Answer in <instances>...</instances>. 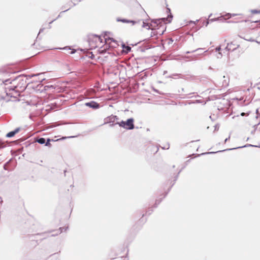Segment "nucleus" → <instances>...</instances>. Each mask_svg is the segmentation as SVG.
<instances>
[{"mask_svg": "<svg viewBox=\"0 0 260 260\" xmlns=\"http://www.w3.org/2000/svg\"><path fill=\"white\" fill-rule=\"evenodd\" d=\"M134 120L133 118L128 119L126 121H121L119 122H117V124L119 126L123 127L126 129H133L134 128Z\"/></svg>", "mask_w": 260, "mask_h": 260, "instance_id": "obj_6", "label": "nucleus"}, {"mask_svg": "<svg viewBox=\"0 0 260 260\" xmlns=\"http://www.w3.org/2000/svg\"><path fill=\"white\" fill-rule=\"evenodd\" d=\"M75 5H76L75 4H74L72 6H75Z\"/></svg>", "mask_w": 260, "mask_h": 260, "instance_id": "obj_28", "label": "nucleus"}, {"mask_svg": "<svg viewBox=\"0 0 260 260\" xmlns=\"http://www.w3.org/2000/svg\"><path fill=\"white\" fill-rule=\"evenodd\" d=\"M239 47V44L236 40L233 41L228 43L226 48L222 50L220 46L217 47L215 49L216 52H218L217 55V58H221L223 54L226 53L227 50L234 51Z\"/></svg>", "mask_w": 260, "mask_h": 260, "instance_id": "obj_1", "label": "nucleus"}, {"mask_svg": "<svg viewBox=\"0 0 260 260\" xmlns=\"http://www.w3.org/2000/svg\"><path fill=\"white\" fill-rule=\"evenodd\" d=\"M217 127V129H218V128L219 127V125H216L215 126V129H216Z\"/></svg>", "mask_w": 260, "mask_h": 260, "instance_id": "obj_23", "label": "nucleus"}, {"mask_svg": "<svg viewBox=\"0 0 260 260\" xmlns=\"http://www.w3.org/2000/svg\"><path fill=\"white\" fill-rule=\"evenodd\" d=\"M14 84L16 87V94L18 95L25 88L26 81L23 77H18L14 80Z\"/></svg>", "mask_w": 260, "mask_h": 260, "instance_id": "obj_4", "label": "nucleus"}, {"mask_svg": "<svg viewBox=\"0 0 260 260\" xmlns=\"http://www.w3.org/2000/svg\"><path fill=\"white\" fill-rule=\"evenodd\" d=\"M50 141H51V140L50 139H48L47 141L45 142V145L50 147L51 146Z\"/></svg>", "mask_w": 260, "mask_h": 260, "instance_id": "obj_16", "label": "nucleus"}, {"mask_svg": "<svg viewBox=\"0 0 260 260\" xmlns=\"http://www.w3.org/2000/svg\"><path fill=\"white\" fill-rule=\"evenodd\" d=\"M2 202H3L2 198V197H0V204H2Z\"/></svg>", "mask_w": 260, "mask_h": 260, "instance_id": "obj_21", "label": "nucleus"}, {"mask_svg": "<svg viewBox=\"0 0 260 260\" xmlns=\"http://www.w3.org/2000/svg\"><path fill=\"white\" fill-rule=\"evenodd\" d=\"M118 118L117 117V116L114 115H111L105 119V123L107 124L112 123L117 124V123L118 122Z\"/></svg>", "mask_w": 260, "mask_h": 260, "instance_id": "obj_8", "label": "nucleus"}, {"mask_svg": "<svg viewBox=\"0 0 260 260\" xmlns=\"http://www.w3.org/2000/svg\"><path fill=\"white\" fill-rule=\"evenodd\" d=\"M41 31H42V30H41L39 31V35L40 34V33H41Z\"/></svg>", "mask_w": 260, "mask_h": 260, "instance_id": "obj_25", "label": "nucleus"}, {"mask_svg": "<svg viewBox=\"0 0 260 260\" xmlns=\"http://www.w3.org/2000/svg\"><path fill=\"white\" fill-rule=\"evenodd\" d=\"M172 17H173V16H172L171 14H170V15L169 16V17H168V19H169V22H170V21H171V20H172Z\"/></svg>", "mask_w": 260, "mask_h": 260, "instance_id": "obj_19", "label": "nucleus"}, {"mask_svg": "<svg viewBox=\"0 0 260 260\" xmlns=\"http://www.w3.org/2000/svg\"><path fill=\"white\" fill-rule=\"evenodd\" d=\"M125 51L126 52H128V51H129L131 49V48L129 46H126L125 47Z\"/></svg>", "mask_w": 260, "mask_h": 260, "instance_id": "obj_18", "label": "nucleus"}, {"mask_svg": "<svg viewBox=\"0 0 260 260\" xmlns=\"http://www.w3.org/2000/svg\"><path fill=\"white\" fill-rule=\"evenodd\" d=\"M117 21H121V22H124V23L132 22L133 24L135 23V22L134 21H129V20H127L126 19H118Z\"/></svg>", "mask_w": 260, "mask_h": 260, "instance_id": "obj_15", "label": "nucleus"}, {"mask_svg": "<svg viewBox=\"0 0 260 260\" xmlns=\"http://www.w3.org/2000/svg\"><path fill=\"white\" fill-rule=\"evenodd\" d=\"M105 42L106 43V45L108 44L109 47L111 48H116L118 46L117 42L112 38L106 39L105 40Z\"/></svg>", "mask_w": 260, "mask_h": 260, "instance_id": "obj_9", "label": "nucleus"}, {"mask_svg": "<svg viewBox=\"0 0 260 260\" xmlns=\"http://www.w3.org/2000/svg\"><path fill=\"white\" fill-rule=\"evenodd\" d=\"M68 229V226H65L64 227L60 228L58 230V233L60 234L63 232H66Z\"/></svg>", "mask_w": 260, "mask_h": 260, "instance_id": "obj_13", "label": "nucleus"}, {"mask_svg": "<svg viewBox=\"0 0 260 260\" xmlns=\"http://www.w3.org/2000/svg\"><path fill=\"white\" fill-rule=\"evenodd\" d=\"M11 85L6 87V91L7 94L11 96H15L14 92L16 93V87L14 84V80L10 82Z\"/></svg>", "mask_w": 260, "mask_h": 260, "instance_id": "obj_7", "label": "nucleus"}, {"mask_svg": "<svg viewBox=\"0 0 260 260\" xmlns=\"http://www.w3.org/2000/svg\"><path fill=\"white\" fill-rule=\"evenodd\" d=\"M68 138V137H62V138H60V139H57L56 141H59V140H60L65 139H66V138Z\"/></svg>", "mask_w": 260, "mask_h": 260, "instance_id": "obj_20", "label": "nucleus"}, {"mask_svg": "<svg viewBox=\"0 0 260 260\" xmlns=\"http://www.w3.org/2000/svg\"><path fill=\"white\" fill-rule=\"evenodd\" d=\"M104 42L101 37L96 35H91L88 38V43L91 49L102 47Z\"/></svg>", "mask_w": 260, "mask_h": 260, "instance_id": "obj_2", "label": "nucleus"}, {"mask_svg": "<svg viewBox=\"0 0 260 260\" xmlns=\"http://www.w3.org/2000/svg\"><path fill=\"white\" fill-rule=\"evenodd\" d=\"M85 105H86L88 107L93 108H97L99 107V104L94 102H91L85 103Z\"/></svg>", "mask_w": 260, "mask_h": 260, "instance_id": "obj_11", "label": "nucleus"}, {"mask_svg": "<svg viewBox=\"0 0 260 260\" xmlns=\"http://www.w3.org/2000/svg\"><path fill=\"white\" fill-rule=\"evenodd\" d=\"M206 23L207 24H206V26H207L208 24V22L207 21Z\"/></svg>", "mask_w": 260, "mask_h": 260, "instance_id": "obj_26", "label": "nucleus"}, {"mask_svg": "<svg viewBox=\"0 0 260 260\" xmlns=\"http://www.w3.org/2000/svg\"><path fill=\"white\" fill-rule=\"evenodd\" d=\"M251 12L253 14L260 13V10H252Z\"/></svg>", "mask_w": 260, "mask_h": 260, "instance_id": "obj_17", "label": "nucleus"}, {"mask_svg": "<svg viewBox=\"0 0 260 260\" xmlns=\"http://www.w3.org/2000/svg\"><path fill=\"white\" fill-rule=\"evenodd\" d=\"M62 49H64V50H67V53H69V54H73V53H74L75 52V50H74L73 49H71L69 47H64Z\"/></svg>", "mask_w": 260, "mask_h": 260, "instance_id": "obj_12", "label": "nucleus"}, {"mask_svg": "<svg viewBox=\"0 0 260 260\" xmlns=\"http://www.w3.org/2000/svg\"><path fill=\"white\" fill-rule=\"evenodd\" d=\"M37 141L39 143H40V144H45V142H46V140H45V138H41L38 139L37 140Z\"/></svg>", "mask_w": 260, "mask_h": 260, "instance_id": "obj_14", "label": "nucleus"}, {"mask_svg": "<svg viewBox=\"0 0 260 260\" xmlns=\"http://www.w3.org/2000/svg\"><path fill=\"white\" fill-rule=\"evenodd\" d=\"M167 11L168 13H170L171 10L169 8H167Z\"/></svg>", "mask_w": 260, "mask_h": 260, "instance_id": "obj_22", "label": "nucleus"}, {"mask_svg": "<svg viewBox=\"0 0 260 260\" xmlns=\"http://www.w3.org/2000/svg\"><path fill=\"white\" fill-rule=\"evenodd\" d=\"M241 115H244V113H242L241 114Z\"/></svg>", "mask_w": 260, "mask_h": 260, "instance_id": "obj_27", "label": "nucleus"}, {"mask_svg": "<svg viewBox=\"0 0 260 260\" xmlns=\"http://www.w3.org/2000/svg\"><path fill=\"white\" fill-rule=\"evenodd\" d=\"M151 26L153 27V28H151V34H153V36H161L163 35L166 30V26L164 23L161 24L159 23L158 24H156L154 23L153 25H151Z\"/></svg>", "mask_w": 260, "mask_h": 260, "instance_id": "obj_5", "label": "nucleus"}, {"mask_svg": "<svg viewBox=\"0 0 260 260\" xmlns=\"http://www.w3.org/2000/svg\"><path fill=\"white\" fill-rule=\"evenodd\" d=\"M225 19H228L230 18H234V22L238 23L245 21V22H248L249 24H251L252 22H258V20L252 21L251 22H249V21H246L244 20V17L242 14H236V13H228L225 14L223 16Z\"/></svg>", "mask_w": 260, "mask_h": 260, "instance_id": "obj_3", "label": "nucleus"}, {"mask_svg": "<svg viewBox=\"0 0 260 260\" xmlns=\"http://www.w3.org/2000/svg\"><path fill=\"white\" fill-rule=\"evenodd\" d=\"M20 130V128H17L14 131L8 133L6 136L8 138L13 137L16 134L18 133Z\"/></svg>", "mask_w": 260, "mask_h": 260, "instance_id": "obj_10", "label": "nucleus"}, {"mask_svg": "<svg viewBox=\"0 0 260 260\" xmlns=\"http://www.w3.org/2000/svg\"><path fill=\"white\" fill-rule=\"evenodd\" d=\"M256 113H257V114H258V109H257V110H256Z\"/></svg>", "mask_w": 260, "mask_h": 260, "instance_id": "obj_24", "label": "nucleus"}]
</instances>
